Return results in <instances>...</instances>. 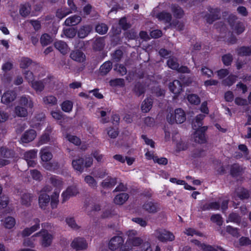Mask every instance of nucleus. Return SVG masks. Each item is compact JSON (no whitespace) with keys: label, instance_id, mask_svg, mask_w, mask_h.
I'll list each match as a JSON object with an SVG mask.
<instances>
[{"label":"nucleus","instance_id":"obj_3","mask_svg":"<svg viewBox=\"0 0 251 251\" xmlns=\"http://www.w3.org/2000/svg\"><path fill=\"white\" fill-rule=\"evenodd\" d=\"M156 238L160 242L166 243L171 242L175 240L174 234L169 230L164 228H158L155 231Z\"/></svg>","mask_w":251,"mask_h":251},{"label":"nucleus","instance_id":"obj_49","mask_svg":"<svg viewBox=\"0 0 251 251\" xmlns=\"http://www.w3.org/2000/svg\"><path fill=\"white\" fill-rule=\"evenodd\" d=\"M32 63V60L28 57H22L20 63V66L22 69L27 68Z\"/></svg>","mask_w":251,"mask_h":251},{"label":"nucleus","instance_id":"obj_58","mask_svg":"<svg viewBox=\"0 0 251 251\" xmlns=\"http://www.w3.org/2000/svg\"><path fill=\"white\" fill-rule=\"evenodd\" d=\"M37 150H30L25 152L24 157L26 160H28L29 159H33L36 158L37 156Z\"/></svg>","mask_w":251,"mask_h":251},{"label":"nucleus","instance_id":"obj_63","mask_svg":"<svg viewBox=\"0 0 251 251\" xmlns=\"http://www.w3.org/2000/svg\"><path fill=\"white\" fill-rule=\"evenodd\" d=\"M66 222L67 224L72 228L75 229L78 228V226L76 224L74 218H67L66 219Z\"/></svg>","mask_w":251,"mask_h":251},{"label":"nucleus","instance_id":"obj_60","mask_svg":"<svg viewBox=\"0 0 251 251\" xmlns=\"http://www.w3.org/2000/svg\"><path fill=\"white\" fill-rule=\"evenodd\" d=\"M128 241L132 246L138 247L143 242V240L140 237H132L128 239Z\"/></svg>","mask_w":251,"mask_h":251},{"label":"nucleus","instance_id":"obj_19","mask_svg":"<svg viewBox=\"0 0 251 251\" xmlns=\"http://www.w3.org/2000/svg\"><path fill=\"white\" fill-rule=\"evenodd\" d=\"M156 17L159 21H163L166 24L170 23L172 19V15L165 11L158 13L156 15Z\"/></svg>","mask_w":251,"mask_h":251},{"label":"nucleus","instance_id":"obj_54","mask_svg":"<svg viewBox=\"0 0 251 251\" xmlns=\"http://www.w3.org/2000/svg\"><path fill=\"white\" fill-rule=\"evenodd\" d=\"M226 231L234 237H238L239 236V229L238 228L233 227L231 226H227L226 227Z\"/></svg>","mask_w":251,"mask_h":251},{"label":"nucleus","instance_id":"obj_29","mask_svg":"<svg viewBox=\"0 0 251 251\" xmlns=\"http://www.w3.org/2000/svg\"><path fill=\"white\" fill-rule=\"evenodd\" d=\"M194 141L199 144H204L206 142L205 134L201 131L196 130L194 135Z\"/></svg>","mask_w":251,"mask_h":251},{"label":"nucleus","instance_id":"obj_23","mask_svg":"<svg viewBox=\"0 0 251 251\" xmlns=\"http://www.w3.org/2000/svg\"><path fill=\"white\" fill-rule=\"evenodd\" d=\"M105 46L103 37H99L95 39L93 43V49L95 51L102 50Z\"/></svg>","mask_w":251,"mask_h":251},{"label":"nucleus","instance_id":"obj_52","mask_svg":"<svg viewBox=\"0 0 251 251\" xmlns=\"http://www.w3.org/2000/svg\"><path fill=\"white\" fill-rule=\"evenodd\" d=\"M210 220L213 223H216L219 226L223 225V219L219 214H213L211 216Z\"/></svg>","mask_w":251,"mask_h":251},{"label":"nucleus","instance_id":"obj_34","mask_svg":"<svg viewBox=\"0 0 251 251\" xmlns=\"http://www.w3.org/2000/svg\"><path fill=\"white\" fill-rule=\"evenodd\" d=\"M15 113L16 115L20 117H25L27 116V108L22 106H16L15 107Z\"/></svg>","mask_w":251,"mask_h":251},{"label":"nucleus","instance_id":"obj_1","mask_svg":"<svg viewBox=\"0 0 251 251\" xmlns=\"http://www.w3.org/2000/svg\"><path fill=\"white\" fill-rule=\"evenodd\" d=\"M93 159L92 157H86L85 159L83 158L79 157L72 161L73 168L78 171L80 173L83 172L84 168H88L93 164Z\"/></svg>","mask_w":251,"mask_h":251},{"label":"nucleus","instance_id":"obj_18","mask_svg":"<svg viewBox=\"0 0 251 251\" xmlns=\"http://www.w3.org/2000/svg\"><path fill=\"white\" fill-rule=\"evenodd\" d=\"M81 17L77 15H74L67 18L65 24L67 26H75L78 24L81 21Z\"/></svg>","mask_w":251,"mask_h":251},{"label":"nucleus","instance_id":"obj_55","mask_svg":"<svg viewBox=\"0 0 251 251\" xmlns=\"http://www.w3.org/2000/svg\"><path fill=\"white\" fill-rule=\"evenodd\" d=\"M77 33V31L74 27H69L64 30V33L65 35L69 38H74Z\"/></svg>","mask_w":251,"mask_h":251},{"label":"nucleus","instance_id":"obj_24","mask_svg":"<svg viewBox=\"0 0 251 251\" xmlns=\"http://www.w3.org/2000/svg\"><path fill=\"white\" fill-rule=\"evenodd\" d=\"M238 56H248L251 55V46H241L236 49Z\"/></svg>","mask_w":251,"mask_h":251},{"label":"nucleus","instance_id":"obj_36","mask_svg":"<svg viewBox=\"0 0 251 251\" xmlns=\"http://www.w3.org/2000/svg\"><path fill=\"white\" fill-rule=\"evenodd\" d=\"M108 27L104 23H99L95 27L96 31L99 34L103 35L107 33Z\"/></svg>","mask_w":251,"mask_h":251},{"label":"nucleus","instance_id":"obj_14","mask_svg":"<svg viewBox=\"0 0 251 251\" xmlns=\"http://www.w3.org/2000/svg\"><path fill=\"white\" fill-rule=\"evenodd\" d=\"M220 207V204L218 202H211L202 203L200 205V209L202 211H208L210 210H218Z\"/></svg>","mask_w":251,"mask_h":251},{"label":"nucleus","instance_id":"obj_44","mask_svg":"<svg viewBox=\"0 0 251 251\" xmlns=\"http://www.w3.org/2000/svg\"><path fill=\"white\" fill-rule=\"evenodd\" d=\"M241 217L238 214L236 213H231L229 214L228 217V220L227 222H230L234 223H236L237 225H239L241 223Z\"/></svg>","mask_w":251,"mask_h":251},{"label":"nucleus","instance_id":"obj_51","mask_svg":"<svg viewBox=\"0 0 251 251\" xmlns=\"http://www.w3.org/2000/svg\"><path fill=\"white\" fill-rule=\"evenodd\" d=\"M84 181L90 187L92 188L96 187L97 186V182L96 180L91 176H86L84 178Z\"/></svg>","mask_w":251,"mask_h":251},{"label":"nucleus","instance_id":"obj_17","mask_svg":"<svg viewBox=\"0 0 251 251\" xmlns=\"http://www.w3.org/2000/svg\"><path fill=\"white\" fill-rule=\"evenodd\" d=\"M171 11L174 16L176 19H181L183 17L184 12L181 7L176 4H173L171 6Z\"/></svg>","mask_w":251,"mask_h":251},{"label":"nucleus","instance_id":"obj_64","mask_svg":"<svg viewBox=\"0 0 251 251\" xmlns=\"http://www.w3.org/2000/svg\"><path fill=\"white\" fill-rule=\"evenodd\" d=\"M235 103L239 106H245L248 105V100L241 97H236L234 100Z\"/></svg>","mask_w":251,"mask_h":251},{"label":"nucleus","instance_id":"obj_11","mask_svg":"<svg viewBox=\"0 0 251 251\" xmlns=\"http://www.w3.org/2000/svg\"><path fill=\"white\" fill-rule=\"evenodd\" d=\"M36 135V131L34 129L27 130L22 136L21 140L24 143H29L35 138Z\"/></svg>","mask_w":251,"mask_h":251},{"label":"nucleus","instance_id":"obj_4","mask_svg":"<svg viewBox=\"0 0 251 251\" xmlns=\"http://www.w3.org/2000/svg\"><path fill=\"white\" fill-rule=\"evenodd\" d=\"M207 9L209 12L205 15L206 20L207 23L212 24L214 22L220 19V9L218 7L213 8L210 6L207 7Z\"/></svg>","mask_w":251,"mask_h":251},{"label":"nucleus","instance_id":"obj_5","mask_svg":"<svg viewBox=\"0 0 251 251\" xmlns=\"http://www.w3.org/2000/svg\"><path fill=\"white\" fill-rule=\"evenodd\" d=\"M35 236H41V244L44 247L50 246L52 241L53 236L46 229H42L34 235Z\"/></svg>","mask_w":251,"mask_h":251},{"label":"nucleus","instance_id":"obj_15","mask_svg":"<svg viewBox=\"0 0 251 251\" xmlns=\"http://www.w3.org/2000/svg\"><path fill=\"white\" fill-rule=\"evenodd\" d=\"M39 205L42 209H46L50 201V197L47 194L41 193L38 198Z\"/></svg>","mask_w":251,"mask_h":251},{"label":"nucleus","instance_id":"obj_32","mask_svg":"<svg viewBox=\"0 0 251 251\" xmlns=\"http://www.w3.org/2000/svg\"><path fill=\"white\" fill-rule=\"evenodd\" d=\"M32 196L29 193H24L21 198V202L23 205L28 207L31 205Z\"/></svg>","mask_w":251,"mask_h":251},{"label":"nucleus","instance_id":"obj_26","mask_svg":"<svg viewBox=\"0 0 251 251\" xmlns=\"http://www.w3.org/2000/svg\"><path fill=\"white\" fill-rule=\"evenodd\" d=\"M153 100L151 98H147L144 100L141 105V109L143 112L150 111L152 106Z\"/></svg>","mask_w":251,"mask_h":251},{"label":"nucleus","instance_id":"obj_33","mask_svg":"<svg viewBox=\"0 0 251 251\" xmlns=\"http://www.w3.org/2000/svg\"><path fill=\"white\" fill-rule=\"evenodd\" d=\"M133 92L138 97H140L145 92V88L143 84L141 83L138 82H137L133 89Z\"/></svg>","mask_w":251,"mask_h":251},{"label":"nucleus","instance_id":"obj_30","mask_svg":"<svg viewBox=\"0 0 251 251\" xmlns=\"http://www.w3.org/2000/svg\"><path fill=\"white\" fill-rule=\"evenodd\" d=\"M51 132V130L50 129L47 128L45 132L41 136L39 140V143L43 145L49 142L50 140V135Z\"/></svg>","mask_w":251,"mask_h":251},{"label":"nucleus","instance_id":"obj_41","mask_svg":"<svg viewBox=\"0 0 251 251\" xmlns=\"http://www.w3.org/2000/svg\"><path fill=\"white\" fill-rule=\"evenodd\" d=\"M167 64L170 68L175 70H177L179 66V64L177 62V59L174 57H170L168 59Z\"/></svg>","mask_w":251,"mask_h":251},{"label":"nucleus","instance_id":"obj_2","mask_svg":"<svg viewBox=\"0 0 251 251\" xmlns=\"http://www.w3.org/2000/svg\"><path fill=\"white\" fill-rule=\"evenodd\" d=\"M167 120L171 124H182L186 120V114L181 108L175 110L174 113H170L167 116Z\"/></svg>","mask_w":251,"mask_h":251},{"label":"nucleus","instance_id":"obj_22","mask_svg":"<svg viewBox=\"0 0 251 251\" xmlns=\"http://www.w3.org/2000/svg\"><path fill=\"white\" fill-rule=\"evenodd\" d=\"M129 198V195L126 193H122L116 195L114 199V202L118 205L123 204Z\"/></svg>","mask_w":251,"mask_h":251},{"label":"nucleus","instance_id":"obj_50","mask_svg":"<svg viewBox=\"0 0 251 251\" xmlns=\"http://www.w3.org/2000/svg\"><path fill=\"white\" fill-rule=\"evenodd\" d=\"M125 37L129 40H135L138 37L137 32L133 29H131L125 32Z\"/></svg>","mask_w":251,"mask_h":251},{"label":"nucleus","instance_id":"obj_13","mask_svg":"<svg viewBox=\"0 0 251 251\" xmlns=\"http://www.w3.org/2000/svg\"><path fill=\"white\" fill-rule=\"evenodd\" d=\"M242 167L238 163H234L230 166V175L233 178L237 177L243 174Z\"/></svg>","mask_w":251,"mask_h":251},{"label":"nucleus","instance_id":"obj_10","mask_svg":"<svg viewBox=\"0 0 251 251\" xmlns=\"http://www.w3.org/2000/svg\"><path fill=\"white\" fill-rule=\"evenodd\" d=\"M16 97L17 94L14 91H7L1 96V101L4 104H8L13 101Z\"/></svg>","mask_w":251,"mask_h":251},{"label":"nucleus","instance_id":"obj_43","mask_svg":"<svg viewBox=\"0 0 251 251\" xmlns=\"http://www.w3.org/2000/svg\"><path fill=\"white\" fill-rule=\"evenodd\" d=\"M30 85L32 88L36 92H41L43 91L45 88L44 85L41 80L35 81L34 80L30 83Z\"/></svg>","mask_w":251,"mask_h":251},{"label":"nucleus","instance_id":"obj_47","mask_svg":"<svg viewBox=\"0 0 251 251\" xmlns=\"http://www.w3.org/2000/svg\"><path fill=\"white\" fill-rule=\"evenodd\" d=\"M16 224L15 219L12 217L8 216L5 218L4 220V226L6 228L11 229Z\"/></svg>","mask_w":251,"mask_h":251},{"label":"nucleus","instance_id":"obj_37","mask_svg":"<svg viewBox=\"0 0 251 251\" xmlns=\"http://www.w3.org/2000/svg\"><path fill=\"white\" fill-rule=\"evenodd\" d=\"M187 100L190 103L198 105L201 102L200 98L196 94H189L187 96Z\"/></svg>","mask_w":251,"mask_h":251},{"label":"nucleus","instance_id":"obj_16","mask_svg":"<svg viewBox=\"0 0 251 251\" xmlns=\"http://www.w3.org/2000/svg\"><path fill=\"white\" fill-rule=\"evenodd\" d=\"M92 30L90 25H84L81 26L77 32V36L79 38H84L87 37Z\"/></svg>","mask_w":251,"mask_h":251},{"label":"nucleus","instance_id":"obj_57","mask_svg":"<svg viewBox=\"0 0 251 251\" xmlns=\"http://www.w3.org/2000/svg\"><path fill=\"white\" fill-rule=\"evenodd\" d=\"M119 25L124 30H126L129 28L131 25L127 22L126 18L123 17L120 19Z\"/></svg>","mask_w":251,"mask_h":251},{"label":"nucleus","instance_id":"obj_46","mask_svg":"<svg viewBox=\"0 0 251 251\" xmlns=\"http://www.w3.org/2000/svg\"><path fill=\"white\" fill-rule=\"evenodd\" d=\"M30 10L31 8L28 3H25L21 5L20 9V13L22 16L25 17L29 14Z\"/></svg>","mask_w":251,"mask_h":251},{"label":"nucleus","instance_id":"obj_56","mask_svg":"<svg viewBox=\"0 0 251 251\" xmlns=\"http://www.w3.org/2000/svg\"><path fill=\"white\" fill-rule=\"evenodd\" d=\"M59 194L54 193V195H52L51 198H50V206L52 209L56 208L58 204L59 200H58Z\"/></svg>","mask_w":251,"mask_h":251},{"label":"nucleus","instance_id":"obj_40","mask_svg":"<svg viewBox=\"0 0 251 251\" xmlns=\"http://www.w3.org/2000/svg\"><path fill=\"white\" fill-rule=\"evenodd\" d=\"M117 183L116 178H109L105 179L101 183V186L103 188H111L114 186Z\"/></svg>","mask_w":251,"mask_h":251},{"label":"nucleus","instance_id":"obj_7","mask_svg":"<svg viewBox=\"0 0 251 251\" xmlns=\"http://www.w3.org/2000/svg\"><path fill=\"white\" fill-rule=\"evenodd\" d=\"M78 193L77 188L75 186H69L61 194L62 203L68 201L71 197L75 196Z\"/></svg>","mask_w":251,"mask_h":251},{"label":"nucleus","instance_id":"obj_12","mask_svg":"<svg viewBox=\"0 0 251 251\" xmlns=\"http://www.w3.org/2000/svg\"><path fill=\"white\" fill-rule=\"evenodd\" d=\"M143 208L150 213H155L159 209L158 203L151 201L145 202L143 205Z\"/></svg>","mask_w":251,"mask_h":251},{"label":"nucleus","instance_id":"obj_27","mask_svg":"<svg viewBox=\"0 0 251 251\" xmlns=\"http://www.w3.org/2000/svg\"><path fill=\"white\" fill-rule=\"evenodd\" d=\"M0 155L3 158H12L14 157L15 152L12 149L5 147H1L0 149Z\"/></svg>","mask_w":251,"mask_h":251},{"label":"nucleus","instance_id":"obj_25","mask_svg":"<svg viewBox=\"0 0 251 251\" xmlns=\"http://www.w3.org/2000/svg\"><path fill=\"white\" fill-rule=\"evenodd\" d=\"M112 63L110 61L103 63L100 68V72L101 75H107L112 69Z\"/></svg>","mask_w":251,"mask_h":251},{"label":"nucleus","instance_id":"obj_31","mask_svg":"<svg viewBox=\"0 0 251 251\" xmlns=\"http://www.w3.org/2000/svg\"><path fill=\"white\" fill-rule=\"evenodd\" d=\"M41 160L44 162L50 161L52 158V153L47 149H43L40 152Z\"/></svg>","mask_w":251,"mask_h":251},{"label":"nucleus","instance_id":"obj_59","mask_svg":"<svg viewBox=\"0 0 251 251\" xmlns=\"http://www.w3.org/2000/svg\"><path fill=\"white\" fill-rule=\"evenodd\" d=\"M51 184L56 187H60L63 185L62 180L56 176H52L50 178Z\"/></svg>","mask_w":251,"mask_h":251},{"label":"nucleus","instance_id":"obj_53","mask_svg":"<svg viewBox=\"0 0 251 251\" xmlns=\"http://www.w3.org/2000/svg\"><path fill=\"white\" fill-rule=\"evenodd\" d=\"M67 138L70 142L76 146H79L81 144V141L80 139L76 136L67 134Z\"/></svg>","mask_w":251,"mask_h":251},{"label":"nucleus","instance_id":"obj_28","mask_svg":"<svg viewBox=\"0 0 251 251\" xmlns=\"http://www.w3.org/2000/svg\"><path fill=\"white\" fill-rule=\"evenodd\" d=\"M70 57L75 61L82 62L84 60L85 55L82 51L77 50L73 51L70 54Z\"/></svg>","mask_w":251,"mask_h":251},{"label":"nucleus","instance_id":"obj_21","mask_svg":"<svg viewBox=\"0 0 251 251\" xmlns=\"http://www.w3.org/2000/svg\"><path fill=\"white\" fill-rule=\"evenodd\" d=\"M54 47L63 54H66L68 51L67 44L64 41H56L54 44Z\"/></svg>","mask_w":251,"mask_h":251},{"label":"nucleus","instance_id":"obj_20","mask_svg":"<svg viewBox=\"0 0 251 251\" xmlns=\"http://www.w3.org/2000/svg\"><path fill=\"white\" fill-rule=\"evenodd\" d=\"M19 103L22 106L26 108H32L33 103L29 96L24 95L22 96L19 100Z\"/></svg>","mask_w":251,"mask_h":251},{"label":"nucleus","instance_id":"obj_45","mask_svg":"<svg viewBox=\"0 0 251 251\" xmlns=\"http://www.w3.org/2000/svg\"><path fill=\"white\" fill-rule=\"evenodd\" d=\"M43 101L45 104L52 106L56 104L57 100L55 96L50 95L44 97Z\"/></svg>","mask_w":251,"mask_h":251},{"label":"nucleus","instance_id":"obj_62","mask_svg":"<svg viewBox=\"0 0 251 251\" xmlns=\"http://www.w3.org/2000/svg\"><path fill=\"white\" fill-rule=\"evenodd\" d=\"M25 79L30 84L35 79L33 73L29 71H24L23 72Z\"/></svg>","mask_w":251,"mask_h":251},{"label":"nucleus","instance_id":"obj_35","mask_svg":"<svg viewBox=\"0 0 251 251\" xmlns=\"http://www.w3.org/2000/svg\"><path fill=\"white\" fill-rule=\"evenodd\" d=\"M73 107V102L69 100L64 101L61 104V109L65 112L70 113L72 111Z\"/></svg>","mask_w":251,"mask_h":251},{"label":"nucleus","instance_id":"obj_42","mask_svg":"<svg viewBox=\"0 0 251 251\" xmlns=\"http://www.w3.org/2000/svg\"><path fill=\"white\" fill-rule=\"evenodd\" d=\"M52 42L51 36L48 33L42 34L40 37V43L42 46H46Z\"/></svg>","mask_w":251,"mask_h":251},{"label":"nucleus","instance_id":"obj_9","mask_svg":"<svg viewBox=\"0 0 251 251\" xmlns=\"http://www.w3.org/2000/svg\"><path fill=\"white\" fill-rule=\"evenodd\" d=\"M124 240L122 237L116 236L112 237L109 243V248L110 250L115 251L120 248L124 243Z\"/></svg>","mask_w":251,"mask_h":251},{"label":"nucleus","instance_id":"obj_8","mask_svg":"<svg viewBox=\"0 0 251 251\" xmlns=\"http://www.w3.org/2000/svg\"><path fill=\"white\" fill-rule=\"evenodd\" d=\"M88 244L84 238L77 237L75 238L71 243V246L76 251L85 250L87 248Z\"/></svg>","mask_w":251,"mask_h":251},{"label":"nucleus","instance_id":"obj_61","mask_svg":"<svg viewBox=\"0 0 251 251\" xmlns=\"http://www.w3.org/2000/svg\"><path fill=\"white\" fill-rule=\"evenodd\" d=\"M245 29L244 24L242 22H238L235 25L234 30L236 33L239 35L243 33Z\"/></svg>","mask_w":251,"mask_h":251},{"label":"nucleus","instance_id":"obj_48","mask_svg":"<svg viewBox=\"0 0 251 251\" xmlns=\"http://www.w3.org/2000/svg\"><path fill=\"white\" fill-rule=\"evenodd\" d=\"M236 76L234 75H229L226 78L223 80V84L225 86H231L236 81Z\"/></svg>","mask_w":251,"mask_h":251},{"label":"nucleus","instance_id":"obj_39","mask_svg":"<svg viewBox=\"0 0 251 251\" xmlns=\"http://www.w3.org/2000/svg\"><path fill=\"white\" fill-rule=\"evenodd\" d=\"M233 56L231 53H226L222 56L221 60L226 66H229L231 65L233 61Z\"/></svg>","mask_w":251,"mask_h":251},{"label":"nucleus","instance_id":"obj_6","mask_svg":"<svg viewBox=\"0 0 251 251\" xmlns=\"http://www.w3.org/2000/svg\"><path fill=\"white\" fill-rule=\"evenodd\" d=\"M170 91L174 94V98H176L183 90V85L178 80H174L169 85Z\"/></svg>","mask_w":251,"mask_h":251},{"label":"nucleus","instance_id":"obj_38","mask_svg":"<svg viewBox=\"0 0 251 251\" xmlns=\"http://www.w3.org/2000/svg\"><path fill=\"white\" fill-rule=\"evenodd\" d=\"M72 13V11L66 7L58 9L56 12V16L60 19H62L67 15Z\"/></svg>","mask_w":251,"mask_h":251}]
</instances>
